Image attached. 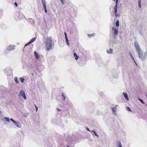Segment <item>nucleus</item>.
<instances>
[{"label": "nucleus", "instance_id": "1", "mask_svg": "<svg viewBox=\"0 0 147 147\" xmlns=\"http://www.w3.org/2000/svg\"><path fill=\"white\" fill-rule=\"evenodd\" d=\"M52 41L51 37H49L47 38L45 43L47 50H49L52 49Z\"/></svg>", "mask_w": 147, "mask_h": 147}, {"label": "nucleus", "instance_id": "2", "mask_svg": "<svg viewBox=\"0 0 147 147\" xmlns=\"http://www.w3.org/2000/svg\"><path fill=\"white\" fill-rule=\"evenodd\" d=\"M138 54L139 57L142 60H144L146 58L147 54V51H146L143 52L142 51L138 53Z\"/></svg>", "mask_w": 147, "mask_h": 147}, {"label": "nucleus", "instance_id": "3", "mask_svg": "<svg viewBox=\"0 0 147 147\" xmlns=\"http://www.w3.org/2000/svg\"><path fill=\"white\" fill-rule=\"evenodd\" d=\"M134 45L136 51L138 53H139L141 51L140 45L137 42H135L134 43Z\"/></svg>", "mask_w": 147, "mask_h": 147}, {"label": "nucleus", "instance_id": "4", "mask_svg": "<svg viewBox=\"0 0 147 147\" xmlns=\"http://www.w3.org/2000/svg\"><path fill=\"white\" fill-rule=\"evenodd\" d=\"M118 5H116L114 8V12L115 13V16L116 18L119 17L120 16V14L117 12V7Z\"/></svg>", "mask_w": 147, "mask_h": 147}, {"label": "nucleus", "instance_id": "5", "mask_svg": "<svg viewBox=\"0 0 147 147\" xmlns=\"http://www.w3.org/2000/svg\"><path fill=\"white\" fill-rule=\"evenodd\" d=\"M19 96L20 95L22 96L25 100L26 99V97L25 95V93L24 91L23 90H21L19 92Z\"/></svg>", "mask_w": 147, "mask_h": 147}, {"label": "nucleus", "instance_id": "6", "mask_svg": "<svg viewBox=\"0 0 147 147\" xmlns=\"http://www.w3.org/2000/svg\"><path fill=\"white\" fill-rule=\"evenodd\" d=\"M15 46L14 45H9L7 48V50L10 51L13 50L15 49Z\"/></svg>", "mask_w": 147, "mask_h": 147}, {"label": "nucleus", "instance_id": "7", "mask_svg": "<svg viewBox=\"0 0 147 147\" xmlns=\"http://www.w3.org/2000/svg\"><path fill=\"white\" fill-rule=\"evenodd\" d=\"M19 17L20 19H23L25 18L24 15L22 13H19Z\"/></svg>", "mask_w": 147, "mask_h": 147}, {"label": "nucleus", "instance_id": "8", "mask_svg": "<svg viewBox=\"0 0 147 147\" xmlns=\"http://www.w3.org/2000/svg\"><path fill=\"white\" fill-rule=\"evenodd\" d=\"M10 120H11V121H12L14 123V124L16 125V126L18 127V128H20V127L18 125V122H17L16 121H14L12 119V118H11L10 119Z\"/></svg>", "mask_w": 147, "mask_h": 147}, {"label": "nucleus", "instance_id": "9", "mask_svg": "<svg viewBox=\"0 0 147 147\" xmlns=\"http://www.w3.org/2000/svg\"><path fill=\"white\" fill-rule=\"evenodd\" d=\"M34 53L36 59H39V56L38 54L36 51H34Z\"/></svg>", "mask_w": 147, "mask_h": 147}, {"label": "nucleus", "instance_id": "10", "mask_svg": "<svg viewBox=\"0 0 147 147\" xmlns=\"http://www.w3.org/2000/svg\"><path fill=\"white\" fill-rule=\"evenodd\" d=\"M112 30H114V34L115 35H116L118 33V30L113 27L112 28Z\"/></svg>", "mask_w": 147, "mask_h": 147}, {"label": "nucleus", "instance_id": "11", "mask_svg": "<svg viewBox=\"0 0 147 147\" xmlns=\"http://www.w3.org/2000/svg\"><path fill=\"white\" fill-rule=\"evenodd\" d=\"M107 53L109 54H111L113 52V49H109L107 50Z\"/></svg>", "mask_w": 147, "mask_h": 147}, {"label": "nucleus", "instance_id": "12", "mask_svg": "<svg viewBox=\"0 0 147 147\" xmlns=\"http://www.w3.org/2000/svg\"><path fill=\"white\" fill-rule=\"evenodd\" d=\"M123 95L124 96V97L126 99V100H129V98H128L127 95L126 93L123 92Z\"/></svg>", "mask_w": 147, "mask_h": 147}, {"label": "nucleus", "instance_id": "13", "mask_svg": "<svg viewBox=\"0 0 147 147\" xmlns=\"http://www.w3.org/2000/svg\"><path fill=\"white\" fill-rule=\"evenodd\" d=\"M91 133L93 134V135H95L96 136H97L98 137H99L98 135L96 132L94 130H92L90 131Z\"/></svg>", "mask_w": 147, "mask_h": 147}, {"label": "nucleus", "instance_id": "14", "mask_svg": "<svg viewBox=\"0 0 147 147\" xmlns=\"http://www.w3.org/2000/svg\"><path fill=\"white\" fill-rule=\"evenodd\" d=\"M18 78L17 77H15L14 78V80L16 84H18L19 83V81L18 80Z\"/></svg>", "mask_w": 147, "mask_h": 147}, {"label": "nucleus", "instance_id": "15", "mask_svg": "<svg viewBox=\"0 0 147 147\" xmlns=\"http://www.w3.org/2000/svg\"><path fill=\"white\" fill-rule=\"evenodd\" d=\"M112 110L114 113H115L117 111V108L116 107H113L112 108Z\"/></svg>", "mask_w": 147, "mask_h": 147}, {"label": "nucleus", "instance_id": "16", "mask_svg": "<svg viewBox=\"0 0 147 147\" xmlns=\"http://www.w3.org/2000/svg\"><path fill=\"white\" fill-rule=\"evenodd\" d=\"M141 0H138V6L140 8H141L142 7V5L141 4Z\"/></svg>", "mask_w": 147, "mask_h": 147}, {"label": "nucleus", "instance_id": "17", "mask_svg": "<svg viewBox=\"0 0 147 147\" xmlns=\"http://www.w3.org/2000/svg\"><path fill=\"white\" fill-rule=\"evenodd\" d=\"M74 56L75 57V59L76 60H77L78 59V57L77 55L76 54V53H74Z\"/></svg>", "mask_w": 147, "mask_h": 147}, {"label": "nucleus", "instance_id": "18", "mask_svg": "<svg viewBox=\"0 0 147 147\" xmlns=\"http://www.w3.org/2000/svg\"><path fill=\"white\" fill-rule=\"evenodd\" d=\"M43 6H46L45 0H41Z\"/></svg>", "mask_w": 147, "mask_h": 147}, {"label": "nucleus", "instance_id": "19", "mask_svg": "<svg viewBox=\"0 0 147 147\" xmlns=\"http://www.w3.org/2000/svg\"><path fill=\"white\" fill-rule=\"evenodd\" d=\"M4 119H5L7 121L9 122H10V119H9L7 117H5L4 118Z\"/></svg>", "mask_w": 147, "mask_h": 147}, {"label": "nucleus", "instance_id": "20", "mask_svg": "<svg viewBox=\"0 0 147 147\" xmlns=\"http://www.w3.org/2000/svg\"><path fill=\"white\" fill-rule=\"evenodd\" d=\"M36 38H33L31 39L30 41V43H32L36 40Z\"/></svg>", "mask_w": 147, "mask_h": 147}, {"label": "nucleus", "instance_id": "21", "mask_svg": "<svg viewBox=\"0 0 147 147\" xmlns=\"http://www.w3.org/2000/svg\"><path fill=\"white\" fill-rule=\"evenodd\" d=\"M116 27H117L119 26V21L118 20H117V21L116 23Z\"/></svg>", "mask_w": 147, "mask_h": 147}, {"label": "nucleus", "instance_id": "22", "mask_svg": "<svg viewBox=\"0 0 147 147\" xmlns=\"http://www.w3.org/2000/svg\"><path fill=\"white\" fill-rule=\"evenodd\" d=\"M20 80L21 81L22 83H23L24 80V79L23 78H19Z\"/></svg>", "mask_w": 147, "mask_h": 147}, {"label": "nucleus", "instance_id": "23", "mask_svg": "<svg viewBox=\"0 0 147 147\" xmlns=\"http://www.w3.org/2000/svg\"><path fill=\"white\" fill-rule=\"evenodd\" d=\"M65 40H66V42L67 45H69V41H68V40L67 38H66V39H65Z\"/></svg>", "mask_w": 147, "mask_h": 147}, {"label": "nucleus", "instance_id": "24", "mask_svg": "<svg viewBox=\"0 0 147 147\" xmlns=\"http://www.w3.org/2000/svg\"><path fill=\"white\" fill-rule=\"evenodd\" d=\"M117 147H122L121 142H119V144L117 145Z\"/></svg>", "mask_w": 147, "mask_h": 147}, {"label": "nucleus", "instance_id": "25", "mask_svg": "<svg viewBox=\"0 0 147 147\" xmlns=\"http://www.w3.org/2000/svg\"><path fill=\"white\" fill-rule=\"evenodd\" d=\"M94 35H95V34H88V36L89 37H93V36H94Z\"/></svg>", "mask_w": 147, "mask_h": 147}, {"label": "nucleus", "instance_id": "26", "mask_svg": "<svg viewBox=\"0 0 147 147\" xmlns=\"http://www.w3.org/2000/svg\"><path fill=\"white\" fill-rule=\"evenodd\" d=\"M138 100L140 101L143 104H145L144 102V101H143L142 100L140 99V98H138Z\"/></svg>", "mask_w": 147, "mask_h": 147}, {"label": "nucleus", "instance_id": "27", "mask_svg": "<svg viewBox=\"0 0 147 147\" xmlns=\"http://www.w3.org/2000/svg\"><path fill=\"white\" fill-rule=\"evenodd\" d=\"M61 96L63 97V100L64 101L65 100V96L64 95V94H63V93L61 95Z\"/></svg>", "mask_w": 147, "mask_h": 147}, {"label": "nucleus", "instance_id": "28", "mask_svg": "<svg viewBox=\"0 0 147 147\" xmlns=\"http://www.w3.org/2000/svg\"><path fill=\"white\" fill-rule=\"evenodd\" d=\"M45 10V12L46 13H47V11L46 9V6H43Z\"/></svg>", "mask_w": 147, "mask_h": 147}, {"label": "nucleus", "instance_id": "29", "mask_svg": "<svg viewBox=\"0 0 147 147\" xmlns=\"http://www.w3.org/2000/svg\"><path fill=\"white\" fill-rule=\"evenodd\" d=\"M126 109L128 111H131V110L130 109V108L128 107H127L126 108Z\"/></svg>", "mask_w": 147, "mask_h": 147}, {"label": "nucleus", "instance_id": "30", "mask_svg": "<svg viewBox=\"0 0 147 147\" xmlns=\"http://www.w3.org/2000/svg\"><path fill=\"white\" fill-rule=\"evenodd\" d=\"M31 43L30 42V41L29 42H28L27 44H26L25 45V46H27V45H30V44H31Z\"/></svg>", "mask_w": 147, "mask_h": 147}, {"label": "nucleus", "instance_id": "31", "mask_svg": "<svg viewBox=\"0 0 147 147\" xmlns=\"http://www.w3.org/2000/svg\"><path fill=\"white\" fill-rule=\"evenodd\" d=\"M64 0H61V1L62 4L64 5L65 3L64 2Z\"/></svg>", "mask_w": 147, "mask_h": 147}, {"label": "nucleus", "instance_id": "32", "mask_svg": "<svg viewBox=\"0 0 147 147\" xmlns=\"http://www.w3.org/2000/svg\"><path fill=\"white\" fill-rule=\"evenodd\" d=\"M35 108H36V111H38V108L36 106V105H35Z\"/></svg>", "mask_w": 147, "mask_h": 147}, {"label": "nucleus", "instance_id": "33", "mask_svg": "<svg viewBox=\"0 0 147 147\" xmlns=\"http://www.w3.org/2000/svg\"><path fill=\"white\" fill-rule=\"evenodd\" d=\"M64 34H65V39H66V38H67V34L65 32Z\"/></svg>", "mask_w": 147, "mask_h": 147}, {"label": "nucleus", "instance_id": "34", "mask_svg": "<svg viewBox=\"0 0 147 147\" xmlns=\"http://www.w3.org/2000/svg\"><path fill=\"white\" fill-rule=\"evenodd\" d=\"M86 130H87V131L90 132L91 131L89 130V129L88 128L86 127Z\"/></svg>", "mask_w": 147, "mask_h": 147}, {"label": "nucleus", "instance_id": "35", "mask_svg": "<svg viewBox=\"0 0 147 147\" xmlns=\"http://www.w3.org/2000/svg\"><path fill=\"white\" fill-rule=\"evenodd\" d=\"M132 57V59H133V60L134 61V62H135V63H136V65H137V64H136V63L135 62V60H134V58L133 57Z\"/></svg>", "mask_w": 147, "mask_h": 147}, {"label": "nucleus", "instance_id": "36", "mask_svg": "<svg viewBox=\"0 0 147 147\" xmlns=\"http://www.w3.org/2000/svg\"><path fill=\"white\" fill-rule=\"evenodd\" d=\"M14 4L16 6V7H17L18 6L17 3L16 2H15L14 3Z\"/></svg>", "mask_w": 147, "mask_h": 147}, {"label": "nucleus", "instance_id": "37", "mask_svg": "<svg viewBox=\"0 0 147 147\" xmlns=\"http://www.w3.org/2000/svg\"><path fill=\"white\" fill-rule=\"evenodd\" d=\"M118 0H116V5H117V3H118Z\"/></svg>", "mask_w": 147, "mask_h": 147}, {"label": "nucleus", "instance_id": "38", "mask_svg": "<svg viewBox=\"0 0 147 147\" xmlns=\"http://www.w3.org/2000/svg\"><path fill=\"white\" fill-rule=\"evenodd\" d=\"M57 110H58V111H61V110H60V109H58V108H57Z\"/></svg>", "mask_w": 147, "mask_h": 147}, {"label": "nucleus", "instance_id": "39", "mask_svg": "<svg viewBox=\"0 0 147 147\" xmlns=\"http://www.w3.org/2000/svg\"><path fill=\"white\" fill-rule=\"evenodd\" d=\"M118 106V105H115V107H116L117 108V107Z\"/></svg>", "mask_w": 147, "mask_h": 147}, {"label": "nucleus", "instance_id": "40", "mask_svg": "<svg viewBox=\"0 0 147 147\" xmlns=\"http://www.w3.org/2000/svg\"><path fill=\"white\" fill-rule=\"evenodd\" d=\"M130 56H131V57H133V56H132V55H131V53H130Z\"/></svg>", "mask_w": 147, "mask_h": 147}, {"label": "nucleus", "instance_id": "41", "mask_svg": "<svg viewBox=\"0 0 147 147\" xmlns=\"http://www.w3.org/2000/svg\"><path fill=\"white\" fill-rule=\"evenodd\" d=\"M115 0H114V1H115Z\"/></svg>", "mask_w": 147, "mask_h": 147}]
</instances>
